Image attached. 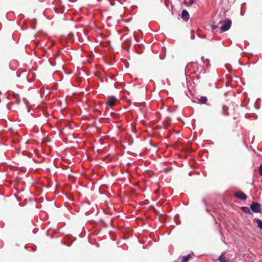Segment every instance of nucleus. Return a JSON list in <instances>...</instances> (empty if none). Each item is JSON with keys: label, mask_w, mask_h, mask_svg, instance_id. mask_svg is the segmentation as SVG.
I'll return each mask as SVG.
<instances>
[{"label": "nucleus", "mask_w": 262, "mask_h": 262, "mask_svg": "<svg viewBox=\"0 0 262 262\" xmlns=\"http://www.w3.org/2000/svg\"><path fill=\"white\" fill-rule=\"evenodd\" d=\"M196 0H189V2H190V5H192L193 3H194V2L196 1Z\"/></svg>", "instance_id": "obj_16"}, {"label": "nucleus", "mask_w": 262, "mask_h": 262, "mask_svg": "<svg viewBox=\"0 0 262 262\" xmlns=\"http://www.w3.org/2000/svg\"><path fill=\"white\" fill-rule=\"evenodd\" d=\"M194 38H195V36H194V35H191V39H194Z\"/></svg>", "instance_id": "obj_18"}, {"label": "nucleus", "mask_w": 262, "mask_h": 262, "mask_svg": "<svg viewBox=\"0 0 262 262\" xmlns=\"http://www.w3.org/2000/svg\"><path fill=\"white\" fill-rule=\"evenodd\" d=\"M215 22H216V20H215V21H213L211 24V27L212 29H216L217 28H219V26L217 25H215Z\"/></svg>", "instance_id": "obj_12"}, {"label": "nucleus", "mask_w": 262, "mask_h": 262, "mask_svg": "<svg viewBox=\"0 0 262 262\" xmlns=\"http://www.w3.org/2000/svg\"><path fill=\"white\" fill-rule=\"evenodd\" d=\"M250 208L255 213H259L261 211V205L257 202L252 203L250 205Z\"/></svg>", "instance_id": "obj_2"}, {"label": "nucleus", "mask_w": 262, "mask_h": 262, "mask_svg": "<svg viewBox=\"0 0 262 262\" xmlns=\"http://www.w3.org/2000/svg\"><path fill=\"white\" fill-rule=\"evenodd\" d=\"M181 16H189V13L186 10H183Z\"/></svg>", "instance_id": "obj_13"}, {"label": "nucleus", "mask_w": 262, "mask_h": 262, "mask_svg": "<svg viewBox=\"0 0 262 262\" xmlns=\"http://www.w3.org/2000/svg\"><path fill=\"white\" fill-rule=\"evenodd\" d=\"M107 100L105 104L111 107H113L115 105L117 99L115 96H108L107 97Z\"/></svg>", "instance_id": "obj_3"}, {"label": "nucleus", "mask_w": 262, "mask_h": 262, "mask_svg": "<svg viewBox=\"0 0 262 262\" xmlns=\"http://www.w3.org/2000/svg\"><path fill=\"white\" fill-rule=\"evenodd\" d=\"M220 262H230V260L227 259L225 254L222 253L218 259Z\"/></svg>", "instance_id": "obj_7"}, {"label": "nucleus", "mask_w": 262, "mask_h": 262, "mask_svg": "<svg viewBox=\"0 0 262 262\" xmlns=\"http://www.w3.org/2000/svg\"><path fill=\"white\" fill-rule=\"evenodd\" d=\"M193 253L189 254L187 256H184L181 257V262H188L189 260L192 257Z\"/></svg>", "instance_id": "obj_6"}, {"label": "nucleus", "mask_w": 262, "mask_h": 262, "mask_svg": "<svg viewBox=\"0 0 262 262\" xmlns=\"http://www.w3.org/2000/svg\"><path fill=\"white\" fill-rule=\"evenodd\" d=\"M228 107L227 106H223V114L225 116H228L229 114L228 112Z\"/></svg>", "instance_id": "obj_10"}, {"label": "nucleus", "mask_w": 262, "mask_h": 262, "mask_svg": "<svg viewBox=\"0 0 262 262\" xmlns=\"http://www.w3.org/2000/svg\"><path fill=\"white\" fill-rule=\"evenodd\" d=\"M235 197L242 200H245L247 196L246 194L241 191H237L234 194Z\"/></svg>", "instance_id": "obj_4"}, {"label": "nucleus", "mask_w": 262, "mask_h": 262, "mask_svg": "<svg viewBox=\"0 0 262 262\" xmlns=\"http://www.w3.org/2000/svg\"><path fill=\"white\" fill-rule=\"evenodd\" d=\"M259 174L262 176V164H261L259 167Z\"/></svg>", "instance_id": "obj_14"}, {"label": "nucleus", "mask_w": 262, "mask_h": 262, "mask_svg": "<svg viewBox=\"0 0 262 262\" xmlns=\"http://www.w3.org/2000/svg\"><path fill=\"white\" fill-rule=\"evenodd\" d=\"M182 18H183L184 19V20L185 21H188V19H189V17H182Z\"/></svg>", "instance_id": "obj_17"}, {"label": "nucleus", "mask_w": 262, "mask_h": 262, "mask_svg": "<svg viewBox=\"0 0 262 262\" xmlns=\"http://www.w3.org/2000/svg\"><path fill=\"white\" fill-rule=\"evenodd\" d=\"M220 18H222L219 21V24L221 25V27H220L221 30L223 32L228 31L231 27L232 24L231 20L229 19L225 18L224 17Z\"/></svg>", "instance_id": "obj_1"}, {"label": "nucleus", "mask_w": 262, "mask_h": 262, "mask_svg": "<svg viewBox=\"0 0 262 262\" xmlns=\"http://www.w3.org/2000/svg\"><path fill=\"white\" fill-rule=\"evenodd\" d=\"M131 20H132V18H130V19H122V21H124V22H125V23H128V22H130Z\"/></svg>", "instance_id": "obj_15"}, {"label": "nucleus", "mask_w": 262, "mask_h": 262, "mask_svg": "<svg viewBox=\"0 0 262 262\" xmlns=\"http://www.w3.org/2000/svg\"><path fill=\"white\" fill-rule=\"evenodd\" d=\"M199 100L201 103L206 104L207 102V98L206 97L201 96L200 99H199Z\"/></svg>", "instance_id": "obj_9"}, {"label": "nucleus", "mask_w": 262, "mask_h": 262, "mask_svg": "<svg viewBox=\"0 0 262 262\" xmlns=\"http://www.w3.org/2000/svg\"><path fill=\"white\" fill-rule=\"evenodd\" d=\"M241 209L244 211L245 213L252 215V213L251 211H250V209L247 207H242L241 208Z\"/></svg>", "instance_id": "obj_8"}, {"label": "nucleus", "mask_w": 262, "mask_h": 262, "mask_svg": "<svg viewBox=\"0 0 262 262\" xmlns=\"http://www.w3.org/2000/svg\"><path fill=\"white\" fill-rule=\"evenodd\" d=\"M255 222L257 223V226L262 229V221L259 219H256Z\"/></svg>", "instance_id": "obj_11"}, {"label": "nucleus", "mask_w": 262, "mask_h": 262, "mask_svg": "<svg viewBox=\"0 0 262 262\" xmlns=\"http://www.w3.org/2000/svg\"><path fill=\"white\" fill-rule=\"evenodd\" d=\"M131 44H132V42H131L130 40L127 39L123 42V43L122 45V47L123 49L128 50L129 49V47H130Z\"/></svg>", "instance_id": "obj_5"}]
</instances>
